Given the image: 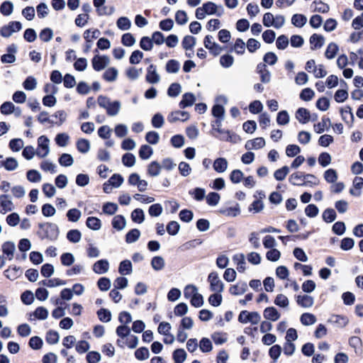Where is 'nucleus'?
<instances>
[{
    "instance_id": "4468645a",
    "label": "nucleus",
    "mask_w": 363,
    "mask_h": 363,
    "mask_svg": "<svg viewBox=\"0 0 363 363\" xmlns=\"http://www.w3.org/2000/svg\"><path fill=\"white\" fill-rule=\"evenodd\" d=\"M109 269V263L106 259H100L93 265V271L99 274H104Z\"/></svg>"
},
{
    "instance_id": "6e6552de",
    "label": "nucleus",
    "mask_w": 363,
    "mask_h": 363,
    "mask_svg": "<svg viewBox=\"0 0 363 363\" xmlns=\"http://www.w3.org/2000/svg\"><path fill=\"white\" fill-rule=\"evenodd\" d=\"M18 48L15 44H11L6 48V53L1 55V63H13L16 60V54L17 53Z\"/></svg>"
},
{
    "instance_id": "bf43d9fd",
    "label": "nucleus",
    "mask_w": 363,
    "mask_h": 363,
    "mask_svg": "<svg viewBox=\"0 0 363 363\" xmlns=\"http://www.w3.org/2000/svg\"><path fill=\"white\" fill-rule=\"evenodd\" d=\"M140 46L143 50L150 51L153 48V42L150 38L144 36L140 40Z\"/></svg>"
},
{
    "instance_id": "79ce46f5",
    "label": "nucleus",
    "mask_w": 363,
    "mask_h": 363,
    "mask_svg": "<svg viewBox=\"0 0 363 363\" xmlns=\"http://www.w3.org/2000/svg\"><path fill=\"white\" fill-rule=\"evenodd\" d=\"M22 273L20 267H12L4 272V275L9 279L13 280L18 278Z\"/></svg>"
},
{
    "instance_id": "c9c22d12",
    "label": "nucleus",
    "mask_w": 363,
    "mask_h": 363,
    "mask_svg": "<svg viewBox=\"0 0 363 363\" xmlns=\"http://www.w3.org/2000/svg\"><path fill=\"white\" fill-rule=\"evenodd\" d=\"M66 216L69 221L75 223L80 219L82 213L79 209L74 208L69 209Z\"/></svg>"
},
{
    "instance_id": "20e7f679",
    "label": "nucleus",
    "mask_w": 363,
    "mask_h": 363,
    "mask_svg": "<svg viewBox=\"0 0 363 363\" xmlns=\"http://www.w3.org/2000/svg\"><path fill=\"white\" fill-rule=\"evenodd\" d=\"M208 281L211 291L221 293L224 290V284L216 272H212L208 274Z\"/></svg>"
},
{
    "instance_id": "7c9ffc66",
    "label": "nucleus",
    "mask_w": 363,
    "mask_h": 363,
    "mask_svg": "<svg viewBox=\"0 0 363 363\" xmlns=\"http://www.w3.org/2000/svg\"><path fill=\"white\" fill-rule=\"evenodd\" d=\"M1 166L8 171H13L18 167V163L14 157H8L5 161L1 162Z\"/></svg>"
},
{
    "instance_id": "ddd939ff",
    "label": "nucleus",
    "mask_w": 363,
    "mask_h": 363,
    "mask_svg": "<svg viewBox=\"0 0 363 363\" xmlns=\"http://www.w3.org/2000/svg\"><path fill=\"white\" fill-rule=\"evenodd\" d=\"M146 80L149 83L156 84L160 80V77L157 72L156 66L150 65L147 70Z\"/></svg>"
},
{
    "instance_id": "f704fd0d",
    "label": "nucleus",
    "mask_w": 363,
    "mask_h": 363,
    "mask_svg": "<svg viewBox=\"0 0 363 363\" xmlns=\"http://www.w3.org/2000/svg\"><path fill=\"white\" fill-rule=\"evenodd\" d=\"M140 236V232L138 229L134 228L130 230L125 235V242L127 243H133L136 242Z\"/></svg>"
},
{
    "instance_id": "a878e982",
    "label": "nucleus",
    "mask_w": 363,
    "mask_h": 363,
    "mask_svg": "<svg viewBox=\"0 0 363 363\" xmlns=\"http://www.w3.org/2000/svg\"><path fill=\"white\" fill-rule=\"evenodd\" d=\"M151 266L155 271H160L164 269L165 262L162 257L155 256L151 260Z\"/></svg>"
},
{
    "instance_id": "774afa93",
    "label": "nucleus",
    "mask_w": 363,
    "mask_h": 363,
    "mask_svg": "<svg viewBox=\"0 0 363 363\" xmlns=\"http://www.w3.org/2000/svg\"><path fill=\"white\" fill-rule=\"evenodd\" d=\"M33 315L39 320H45L48 315V311L43 307H38L33 312Z\"/></svg>"
},
{
    "instance_id": "39448f33",
    "label": "nucleus",
    "mask_w": 363,
    "mask_h": 363,
    "mask_svg": "<svg viewBox=\"0 0 363 363\" xmlns=\"http://www.w3.org/2000/svg\"><path fill=\"white\" fill-rule=\"evenodd\" d=\"M50 140L45 135H41L38 139L36 155L40 158L45 157L50 152Z\"/></svg>"
},
{
    "instance_id": "8fccbe9b",
    "label": "nucleus",
    "mask_w": 363,
    "mask_h": 363,
    "mask_svg": "<svg viewBox=\"0 0 363 363\" xmlns=\"http://www.w3.org/2000/svg\"><path fill=\"white\" fill-rule=\"evenodd\" d=\"M61 263L63 266L69 267L74 262V257L70 252H65L60 257Z\"/></svg>"
},
{
    "instance_id": "72a5a7b5",
    "label": "nucleus",
    "mask_w": 363,
    "mask_h": 363,
    "mask_svg": "<svg viewBox=\"0 0 363 363\" xmlns=\"http://www.w3.org/2000/svg\"><path fill=\"white\" fill-rule=\"evenodd\" d=\"M330 125V119L329 118L323 117L321 122H319L313 125L315 132L317 133H322L325 129Z\"/></svg>"
},
{
    "instance_id": "dca6fc26",
    "label": "nucleus",
    "mask_w": 363,
    "mask_h": 363,
    "mask_svg": "<svg viewBox=\"0 0 363 363\" xmlns=\"http://www.w3.org/2000/svg\"><path fill=\"white\" fill-rule=\"evenodd\" d=\"M296 302L298 306L303 308H310L313 305L314 299L308 295H298L296 298Z\"/></svg>"
},
{
    "instance_id": "f257e3e1",
    "label": "nucleus",
    "mask_w": 363,
    "mask_h": 363,
    "mask_svg": "<svg viewBox=\"0 0 363 363\" xmlns=\"http://www.w3.org/2000/svg\"><path fill=\"white\" fill-rule=\"evenodd\" d=\"M222 121L223 118H216L212 123V135L220 140L229 141L234 143H237L239 140V136L229 130L222 129Z\"/></svg>"
},
{
    "instance_id": "ea45409f",
    "label": "nucleus",
    "mask_w": 363,
    "mask_h": 363,
    "mask_svg": "<svg viewBox=\"0 0 363 363\" xmlns=\"http://www.w3.org/2000/svg\"><path fill=\"white\" fill-rule=\"evenodd\" d=\"M58 162L61 166L70 167L74 163V159L71 155L63 153L59 157Z\"/></svg>"
},
{
    "instance_id": "5701e85b",
    "label": "nucleus",
    "mask_w": 363,
    "mask_h": 363,
    "mask_svg": "<svg viewBox=\"0 0 363 363\" xmlns=\"http://www.w3.org/2000/svg\"><path fill=\"white\" fill-rule=\"evenodd\" d=\"M196 98L194 95L191 93H185L183 96L182 101L179 102V107L181 108H184L188 106H191L194 104Z\"/></svg>"
},
{
    "instance_id": "3c124183",
    "label": "nucleus",
    "mask_w": 363,
    "mask_h": 363,
    "mask_svg": "<svg viewBox=\"0 0 363 363\" xmlns=\"http://www.w3.org/2000/svg\"><path fill=\"white\" fill-rule=\"evenodd\" d=\"M96 313L99 319L101 322L108 323L111 320V313L108 309L101 308L97 311Z\"/></svg>"
},
{
    "instance_id": "a211bd4d",
    "label": "nucleus",
    "mask_w": 363,
    "mask_h": 363,
    "mask_svg": "<svg viewBox=\"0 0 363 363\" xmlns=\"http://www.w3.org/2000/svg\"><path fill=\"white\" fill-rule=\"evenodd\" d=\"M1 250L6 257L11 260L13 257L16 245L13 242H6L1 246Z\"/></svg>"
},
{
    "instance_id": "f8f14e48",
    "label": "nucleus",
    "mask_w": 363,
    "mask_h": 363,
    "mask_svg": "<svg viewBox=\"0 0 363 363\" xmlns=\"http://www.w3.org/2000/svg\"><path fill=\"white\" fill-rule=\"evenodd\" d=\"M189 118V114L186 111H176L172 112L167 117L169 123H175L178 121H185Z\"/></svg>"
},
{
    "instance_id": "680f3d73",
    "label": "nucleus",
    "mask_w": 363,
    "mask_h": 363,
    "mask_svg": "<svg viewBox=\"0 0 363 363\" xmlns=\"http://www.w3.org/2000/svg\"><path fill=\"white\" fill-rule=\"evenodd\" d=\"M122 162L126 167H133L135 163V157L132 153H125L122 157Z\"/></svg>"
},
{
    "instance_id": "2f4dec72",
    "label": "nucleus",
    "mask_w": 363,
    "mask_h": 363,
    "mask_svg": "<svg viewBox=\"0 0 363 363\" xmlns=\"http://www.w3.org/2000/svg\"><path fill=\"white\" fill-rule=\"evenodd\" d=\"M307 22V18L303 14H294L291 18L292 24L298 28L303 27Z\"/></svg>"
},
{
    "instance_id": "412c9836",
    "label": "nucleus",
    "mask_w": 363,
    "mask_h": 363,
    "mask_svg": "<svg viewBox=\"0 0 363 363\" xmlns=\"http://www.w3.org/2000/svg\"><path fill=\"white\" fill-rule=\"evenodd\" d=\"M247 289L246 282H239L235 285L230 286L229 291L232 295H241L244 294Z\"/></svg>"
},
{
    "instance_id": "1a4fd4ad",
    "label": "nucleus",
    "mask_w": 363,
    "mask_h": 363,
    "mask_svg": "<svg viewBox=\"0 0 363 363\" xmlns=\"http://www.w3.org/2000/svg\"><path fill=\"white\" fill-rule=\"evenodd\" d=\"M204 12L207 15L216 14L218 16H221L223 13V8L222 6H217L216 4L211 1H208L203 4Z\"/></svg>"
},
{
    "instance_id": "9d476101",
    "label": "nucleus",
    "mask_w": 363,
    "mask_h": 363,
    "mask_svg": "<svg viewBox=\"0 0 363 363\" xmlns=\"http://www.w3.org/2000/svg\"><path fill=\"white\" fill-rule=\"evenodd\" d=\"M109 62V59L106 56L96 55L92 59V66L96 71L104 69Z\"/></svg>"
},
{
    "instance_id": "423d86ee",
    "label": "nucleus",
    "mask_w": 363,
    "mask_h": 363,
    "mask_svg": "<svg viewBox=\"0 0 363 363\" xmlns=\"http://www.w3.org/2000/svg\"><path fill=\"white\" fill-rule=\"evenodd\" d=\"M306 179H312L315 180V177L313 174H306L303 172H297L292 174L289 179V182L295 186H303L305 185L304 181Z\"/></svg>"
},
{
    "instance_id": "0e129e2a",
    "label": "nucleus",
    "mask_w": 363,
    "mask_h": 363,
    "mask_svg": "<svg viewBox=\"0 0 363 363\" xmlns=\"http://www.w3.org/2000/svg\"><path fill=\"white\" fill-rule=\"evenodd\" d=\"M121 43L125 46L130 47L135 43V39L131 33H127L122 35Z\"/></svg>"
},
{
    "instance_id": "7ed1b4c3",
    "label": "nucleus",
    "mask_w": 363,
    "mask_h": 363,
    "mask_svg": "<svg viewBox=\"0 0 363 363\" xmlns=\"http://www.w3.org/2000/svg\"><path fill=\"white\" fill-rule=\"evenodd\" d=\"M261 320V316L258 312H248L242 311L238 316V321L241 323H251L252 325L258 324Z\"/></svg>"
},
{
    "instance_id": "de8ad7c7",
    "label": "nucleus",
    "mask_w": 363,
    "mask_h": 363,
    "mask_svg": "<svg viewBox=\"0 0 363 363\" xmlns=\"http://www.w3.org/2000/svg\"><path fill=\"white\" fill-rule=\"evenodd\" d=\"M131 219L133 222L142 223L145 220V214L142 209L136 208L131 213Z\"/></svg>"
},
{
    "instance_id": "4c0bfd02",
    "label": "nucleus",
    "mask_w": 363,
    "mask_h": 363,
    "mask_svg": "<svg viewBox=\"0 0 363 363\" xmlns=\"http://www.w3.org/2000/svg\"><path fill=\"white\" fill-rule=\"evenodd\" d=\"M196 38L191 35H186L182 40V45L184 50H192L196 45Z\"/></svg>"
},
{
    "instance_id": "052dcab7",
    "label": "nucleus",
    "mask_w": 363,
    "mask_h": 363,
    "mask_svg": "<svg viewBox=\"0 0 363 363\" xmlns=\"http://www.w3.org/2000/svg\"><path fill=\"white\" fill-rule=\"evenodd\" d=\"M199 347L201 352H208L212 350L213 346L211 340L207 337H203L199 342Z\"/></svg>"
},
{
    "instance_id": "13d9d810",
    "label": "nucleus",
    "mask_w": 363,
    "mask_h": 363,
    "mask_svg": "<svg viewBox=\"0 0 363 363\" xmlns=\"http://www.w3.org/2000/svg\"><path fill=\"white\" fill-rule=\"evenodd\" d=\"M69 140V136L65 133H59L55 137V142L60 147H65Z\"/></svg>"
},
{
    "instance_id": "4be33fe9",
    "label": "nucleus",
    "mask_w": 363,
    "mask_h": 363,
    "mask_svg": "<svg viewBox=\"0 0 363 363\" xmlns=\"http://www.w3.org/2000/svg\"><path fill=\"white\" fill-rule=\"evenodd\" d=\"M310 43L312 45V50L320 48L324 44V37L321 35L314 33L310 38Z\"/></svg>"
},
{
    "instance_id": "f3484780",
    "label": "nucleus",
    "mask_w": 363,
    "mask_h": 363,
    "mask_svg": "<svg viewBox=\"0 0 363 363\" xmlns=\"http://www.w3.org/2000/svg\"><path fill=\"white\" fill-rule=\"evenodd\" d=\"M264 318L267 320L276 321L280 318V314L274 307L266 308L263 312Z\"/></svg>"
},
{
    "instance_id": "aec40b11",
    "label": "nucleus",
    "mask_w": 363,
    "mask_h": 363,
    "mask_svg": "<svg viewBox=\"0 0 363 363\" xmlns=\"http://www.w3.org/2000/svg\"><path fill=\"white\" fill-rule=\"evenodd\" d=\"M213 169L218 173L224 172L228 168V161L225 158H217L213 164Z\"/></svg>"
},
{
    "instance_id": "c756f323",
    "label": "nucleus",
    "mask_w": 363,
    "mask_h": 363,
    "mask_svg": "<svg viewBox=\"0 0 363 363\" xmlns=\"http://www.w3.org/2000/svg\"><path fill=\"white\" fill-rule=\"evenodd\" d=\"M86 225L89 228L93 230H98L101 227V220L96 217H89L86 219Z\"/></svg>"
},
{
    "instance_id": "6ab92c4d",
    "label": "nucleus",
    "mask_w": 363,
    "mask_h": 363,
    "mask_svg": "<svg viewBox=\"0 0 363 363\" xmlns=\"http://www.w3.org/2000/svg\"><path fill=\"white\" fill-rule=\"evenodd\" d=\"M264 145V139L263 138H257L254 140H248L245 144V148L247 150H257L263 147Z\"/></svg>"
},
{
    "instance_id": "cd10ccee",
    "label": "nucleus",
    "mask_w": 363,
    "mask_h": 363,
    "mask_svg": "<svg viewBox=\"0 0 363 363\" xmlns=\"http://www.w3.org/2000/svg\"><path fill=\"white\" fill-rule=\"evenodd\" d=\"M162 167L157 162H152L147 167V174L151 177H157L160 174Z\"/></svg>"
},
{
    "instance_id": "09e8293b",
    "label": "nucleus",
    "mask_w": 363,
    "mask_h": 363,
    "mask_svg": "<svg viewBox=\"0 0 363 363\" xmlns=\"http://www.w3.org/2000/svg\"><path fill=\"white\" fill-rule=\"evenodd\" d=\"M179 68V62L176 60H170L166 64V71L168 73H177Z\"/></svg>"
},
{
    "instance_id": "a18cd8bd",
    "label": "nucleus",
    "mask_w": 363,
    "mask_h": 363,
    "mask_svg": "<svg viewBox=\"0 0 363 363\" xmlns=\"http://www.w3.org/2000/svg\"><path fill=\"white\" fill-rule=\"evenodd\" d=\"M23 86L26 90L32 91L37 86V80L33 76L28 77L23 82Z\"/></svg>"
},
{
    "instance_id": "473e14b6",
    "label": "nucleus",
    "mask_w": 363,
    "mask_h": 363,
    "mask_svg": "<svg viewBox=\"0 0 363 363\" xmlns=\"http://www.w3.org/2000/svg\"><path fill=\"white\" fill-rule=\"evenodd\" d=\"M67 240L73 243H77L82 238V233L79 230H70L67 233Z\"/></svg>"
},
{
    "instance_id": "338daca9",
    "label": "nucleus",
    "mask_w": 363,
    "mask_h": 363,
    "mask_svg": "<svg viewBox=\"0 0 363 363\" xmlns=\"http://www.w3.org/2000/svg\"><path fill=\"white\" fill-rule=\"evenodd\" d=\"M220 195L216 192H211L206 196V202L209 206H216L220 201Z\"/></svg>"
},
{
    "instance_id": "6e6d98bb",
    "label": "nucleus",
    "mask_w": 363,
    "mask_h": 363,
    "mask_svg": "<svg viewBox=\"0 0 363 363\" xmlns=\"http://www.w3.org/2000/svg\"><path fill=\"white\" fill-rule=\"evenodd\" d=\"M24 143L21 138H14L9 142V147L13 152H18L23 147Z\"/></svg>"
},
{
    "instance_id": "b1692460",
    "label": "nucleus",
    "mask_w": 363,
    "mask_h": 363,
    "mask_svg": "<svg viewBox=\"0 0 363 363\" xmlns=\"http://www.w3.org/2000/svg\"><path fill=\"white\" fill-rule=\"evenodd\" d=\"M125 225L126 220L123 216H116L112 220L113 227L118 230H122L125 227Z\"/></svg>"
},
{
    "instance_id": "37998d69",
    "label": "nucleus",
    "mask_w": 363,
    "mask_h": 363,
    "mask_svg": "<svg viewBox=\"0 0 363 363\" xmlns=\"http://www.w3.org/2000/svg\"><path fill=\"white\" fill-rule=\"evenodd\" d=\"M118 76V70L114 67L107 69L104 73L103 77L107 82H113Z\"/></svg>"
},
{
    "instance_id": "2eb2a0df",
    "label": "nucleus",
    "mask_w": 363,
    "mask_h": 363,
    "mask_svg": "<svg viewBox=\"0 0 363 363\" xmlns=\"http://www.w3.org/2000/svg\"><path fill=\"white\" fill-rule=\"evenodd\" d=\"M296 118L302 124L307 123L311 120L309 111L305 108H299L296 112Z\"/></svg>"
},
{
    "instance_id": "f03ea898",
    "label": "nucleus",
    "mask_w": 363,
    "mask_h": 363,
    "mask_svg": "<svg viewBox=\"0 0 363 363\" xmlns=\"http://www.w3.org/2000/svg\"><path fill=\"white\" fill-rule=\"evenodd\" d=\"M37 234L41 240L48 239L51 241H55L58 238L60 230L55 223L50 222L40 223H38Z\"/></svg>"
},
{
    "instance_id": "a19ab883",
    "label": "nucleus",
    "mask_w": 363,
    "mask_h": 363,
    "mask_svg": "<svg viewBox=\"0 0 363 363\" xmlns=\"http://www.w3.org/2000/svg\"><path fill=\"white\" fill-rule=\"evenodd\" d=\"M300 320L304 325H311L316 322V318L312 313H305L301 315Z\"/></svg>"
},
{
    "instance_id": "603ef678",
    "label": "nucleus",
    "mask_w": 363,
    "mask_h": 363,
    "mask_svg": "<svg viewBox=\"0 0 363 363\" xmlns=\"http://www.w3.org/2000/svg\"><path fill=\"white\" fill-rule=\"evenodd\" d=\"M220 212L225 216L235 217L240 213V211L238 204H237L235 206L222 209Z\"/></svg>"
},
{
    "instance_id": "0eeeda50",
    "label": "nucleus",
    "mask_w": 363,
    "mask_h": 363,
    "mask_svg": "<svg viewBox=\"0 0 363 363\" xmlns=\"http://www.w3.org/2000/svg\"><path fill=\"white\" fill-rule=\"evenodd\" d=\"M22 24L19 21H11L8 25L1 27V36L9 38L21 30Z\"/></svg>"
},
{
    "instance_id": "58836bf2",
    "label": "nucleus",
    "mask_w": 363,
    "mask_h": 363,
    "mask_svg": "<svg viewBox=\"0 0 363 363\" xmlns=\"http://www.w3.org/2000/svg\"><path fill=\"white\" fill-rule=\"evenodd\" d=\"M77 148L82 153H87L90 150V143L86 139H79L77 142Z\"/></svg>"
},
{
    "instance_id": "5fc2aeb1",
    "label": "nucleus",
    "mask_w": 363,
    "mask_h": 363,
    "mask_svg": "<svg viewBox=\"0 0 363 363\" xmlns=\"http://www.w3.org/2000/svg\"><path fill=\"white\" fill-rule=\"evenodd\" d=\"M338 51V46L334 43H330L325 50V55L328 59H333L335 57Z\"/></svg>"
},
{
    "instance_id": "393cba45",
    "label": "nucleus",
    "mask_w": 363,
    "mask_h": 363,
    "mask_svg": "<svg viewBox=\"0 0 363 363\" xmlns=\"http://www.w3.org/2000/svg\"><path fill=\"white\" fill-rule=\"evenodd\" d=\"M132 264L130 260L125 259L120 263L118 272L122 275H128L132 273Z\"/></svg>"
},
{
    "instance_id": "c03bdc74",
    "label": "nucleus",
    "mask_w": 363,
    "mask_h": 363,
    "mask_svg": "<svg viewBox=\"0 0 363 363\" xmlns=\"http://www.w3.org/2000/svg\"><path fill=\"white\" fill-rule=\"evenodd\" d=\"M152 152L153 151L150 146L147 145H143L139 150V156L143 160H147L151 157Z\"/></svg>"
},
{
    "instance_id": "49530a36",
    "label": "nucleus",
    "mask_w": 363,
    "mask_h": 363,
    "mask_svg": "<svg viewBox=\"0 0 363 363\" xmlns=\"http://www.w3.org/2000/svg\"><path fill=\"white\" fill-rule=\"evenodd\" d=\"M182 92V86L179 83H172L167 89V94L170 97H177Z\"/></svg>"
},
{
    "instance_id": "9b49d317",
    "label": "nucleus",
    "mask_w": 363,
    "mask_h": 363,
    "mask_svg": "<svg viewBox=\"0 0 363 363\" xmlns=\"http://www.w3.org/2000/svg\"><path fill=\"white\" fill-rule=\"evenodd\" d=\"M257 72L260 75V80L262 83H269L271 80V73L267 69L264 63H259L257 66Z\"/></svg>"
},
{
    "instance_id": "69168bd1",
    "label": "nucleus",
    "mask_w": 363,
    "mask_h": 363,
    "mask_svg": "<svg viewBox=\"0 0 363 363\" xmlns=\"http://www.w3.org/2000/svg\"><path fill=\"white\" fill-rule=\"evenodd\" d=\"M149 350L145 347H142L135 352V356L138 360H145L149 357Z\"/></svg>"
},
{
    "instance_id": "864d4df0",
    "label": "nucleus",
    "mask_w": 363,
    "mask_h": 363,
    "mask_svg": "<svg viewBox=\"0 0 363 363\" xmlns=\"http://www.w3.org/2000/svg\"><path fill=\"white\" fill-rule=\"evenodd\" d=\"M289 172V167L284 166L283 167L278 169L274 172V177L277 181H282L286 178Z\"/></svg>"
},
{
    "instance_id": "e433bc0d",
    "label": "nucleus",
    "mask_w": 363,
    "mask_h": 363,
    "mask_svg": "<svg viewBox=\"0 0 363 363\" xmlns=\"http://www.w3.org/2000/svg\"><path fill=\"white\" fill-rule=\"evenodd\" d=\"M172 357L174 363H183L186 358V353L184 349H177L174 351Z\"/></svg>"
},
{
    "instance_id": "bb28decb",
    "label": "nucleus",
    "mask_w": 363,
    "mask_h": 363,
    "mask_svg": "<svg viewBox=\"0 0 363 363\" xmlns=\"http://www.w3.org/2000/svg\"><path fill=\"white\" fill-rule=\"evenodd\" d=\"M121 102L118 101H111L108 107L106 108V113L110 116H116L121 109Z\"/></svg>"
},
{
    "instance_id": "c85d7f7f",
    "label": "nucleus",
    "mask_w": 363,
    "mask_h": 363,
    "mask_svg": "<svg viewBox=\"0 0 363 363\" xmlns=\"http://www.w3.org/2000/svg\"><path fill=\"white\" fill-rule=\"evenodd\" d=\"M322 217L325 223H332L336 219L337 214L333 208H328L323 211Z\"/></svg>"
},
{
    "instance_id": "4d7b16f0",
    "label": "nucleus",
    "mask_w": 363,
    "mask_h": 363,
    "mask_svg": "<svg viewBox=\"0 0 363 363\" xmlns=\"http://www.w3.org/2000/svg\"><path fill=\"white\" fill-rule=\"evenodd\" d=\"M118 28L122 30H127L131 26V22L127 17H120L116 22Z\"/></svg>"
},
{
    "instance_id": "e2e57ef3",
    "label": "nucleus",
    "mask_w": 363,
    "mask_h": 363,
    "mask_svg": "<svg viewBox=\"0 0 363 363\" xmlns=\"http://www.w3.org/2000/svg\"><path fill=\"white\" fill-rule=\"evenodd\" d=\"M46 342L50 345H55L59 342L60 336L57 332L50 330L46 335Z\"/></svg>"
}]
</instances>
